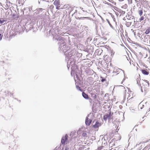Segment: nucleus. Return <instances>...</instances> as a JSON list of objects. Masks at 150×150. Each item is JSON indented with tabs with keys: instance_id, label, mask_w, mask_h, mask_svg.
I'll list each match as a JSON object with an SVG mask.
<instances>
[{
	"instance_id": "ddd939ff",
	"label": "nucleus",
	"mask_w": 150,
	"mask_h": 150,
	"mask_svg": "<svg viewBox=\"0 0 150 150\" xmlns=\"http://www.w3.org/2000/svg\"><path fill=\"white\" fill-rule=\"evenodd\" d=\"M88 148L84 146H82L80 147L79 149V150H87Z\"/></svg>"
},
{
	"instance_id": "1a4fd4ad",
	"label": "nucleus",
	"mask_w": 150,
	"mask_h": 150,
	"mask_svg": "<svg viewBox=\"0 0 150 150\" xmlns=\"http://www.w3.org/2000/svg\"><path fill=\"white\" fill-rule=\"evenodd\" d=\"M113 134L111 132H107L105 135V136H106L107 137L108 139H110L111 137L113 136Z\"/></svg>"
},
{
	"instance_id": "dca6fc26",
	"label": "nucleus",
	"mask_w": 150,
	"mask_h": 150,
	"mask_svg": "<svg viewBox=\"0 0 150 150\" xmlns=\"http://www.w3.org/2000/svg\"><path fill=\"white\" fill-rule=\"evenodd\" d=\"M150 32V28H149L148 29H147L146 31H145V33L146 34H149Z\"/></svg>"
},
{
	"instance_id": "2eb2a0df",
	"label": "nucleus",
	"mask_w": 150,
	"mask_h": 150,
	"mask_svg": "<svg viewBox=\"0 0 150 150\" xmlns=\"http://www.w3.org/2000/svg\"><path fill=\"white\" fill-rule=\"evenodd\" d=\"M150 149V144L145 147L143 150H149Z\"/></svg>"
},
{
	"instance_id": "20e7f679",
	"label": "nucleus",
	"mask_w": 150,
	"mask_h": 150,
	"mask_svg": "<svg viewBox=\"0 0 150 150\" xmlns=\"http://www.w3.org/2000/svg\"><path fill=\"white\" fill-rule=\"evenodd\" d=\"M54 4L56 6V9H59L60 7V4L59 0H54Z\"/></svg>"
},
{
	"instance_id": "5701e85b",
	"label": "nucleus",
	"mask_w": 150,
	"mask_h": 150,
	"mask_svg": "<svg viewBox=\"0 0 150 150\" xmlns=\"http://www.w3.org/2000/svg\"><path fill=\"white\" fill-rule=\"evenodd\" d=\"M108 21V23L110 25V27H112V28H113V27H112V25H111V24H110V22Z\"/></svg>"
},
{
	"instance_id": "c85d7f7f",
	"label": "nucleus",
	"mask_w": 150,
	"mask_h": 150,
	"mask_svg": "<svg viewBox=\"0 0 150 150\" xmlns=\"http://www.w3.org/2000/svg\"><path fill=\"white\" fill-rule=\"evenodd\" d=\"M65 150H69V149L68 148H66Z\"/></svg>"
},
{
	"instance_id": "a878e982",
	"label": "nucleus",
	"mask_w": 150,
	"mask_h": 150,
	"mask_svg": "<svg viewBox=\"0 0 150 150\" xmlns=\"http://www.w3.org/2000/svg\"><path fill=\"white\" fill-rule=\"evenodd\" d=\"M148 142V140H147L146 141H144V142H142V143H146V142Z\"/></svg>"
},
{
	"instance_id": "c756f323",
	"label": "nucleus",
	"mask_w": 150,
	"mask_h": 150,
	"mask_svg": "<svg viewBox=\"0 0 150 150\" xmlns=\"http://www.w3.org/2000/svg\"><path fill=\"white\" fill-rule=\"evenodd\" d=\"M127 6V5H125L124 6H125V7H126V6Z\"/></svg>"
},
{
	"instance_id": "f704fd0d",
	"label": "nucleus",
	"mask_w": 150,
	"mask_h": 150,
	"mask_svg": "<svg viewBox=\"0 0 150 150\" xmlns=\"http://www.w3.org/2000/svg\"><path fill=\"white\" fill-rule=\"evenodd\" d=\"M149 36V35H147V37H148Z\"/></svg>"
},
{
	"instance_id": "aec40b11",
	"label": "nucleus",
	"mask_w": 150,
	"mask_h": 150,
	"mask_svg": "<svg viewBox=\"0 0 150 150\" xmlns=\"http://www.w3.org/2000/svg\"><path fill=\"white\" fill-rule=\"evenodd\" d=\"M82 135L83 137H86L87 136V134L86 133H84Z\"/></svg>"
},
{
	"instance_id": "7ed1b4c3",
	"label": "nucleus",
	"mask_w": 150,
	"mask_h": 150,
	"mask_svg": "<svg viewBox=\"0 0 150 150\" xmlns=\"http://www.w3.org/2000/svg\"><path fill=\"white\" fill-rule=\"evenodd\" d=\"M114 72L116 73L119 72V73L117 74V75H118L119 74V75L120 76H123V72L122 69L118 68H115L114 69Z\"/></svg>"
},
{
	"instance_id": "f257e3e1",
	"label": "nucleus",
	"mask_w": 150,
	"mask_h": 150,
	"mask_svg": "<svg viewBox=\"0 0 150 150\" xmlns=\"http://www.w3.org/2000/svg\"><path fill=\"white\" fill-rule=\"evenodd\" d=\"M114 54V52L111 50H109L108 51V54L105 55L104 57V58L105 59H107V58L108 57L109 60H110L112 58Z\"/></svg>"
},
{
	"instance_id": "4468645a",
	"label": "nucleus",
	"mask_w": 150,
	"mask_h": 150,
	"mask_svg": "<svg viewBox=\"0 0 150 150\" xmlns=\"http://www.w3.org/2000/svg\"><path fill=\"white\" fill-rule=\"evenodd\" d=\"M143 13V10L141 8L138 11V13L140 16H141L142 15Z\"/></svg>"
},
{
	"instance_id": "0eeeda50",
	"label": "nucleus",
	"mask_w": 150,
	"mask_h": 150,
	"mask_svg": "<svg viewBox=\"0 0 150 150\" xmlns=\"http://www.w3.org/2000/svg\"><path fill=\"white\" fill-rule=\"evenodd\" d=\"M68 137V135L67 134H66L64 137H63L62 138L61 140V143L62 144H65V142L67 139Z\"/></svg>"
},
{
	"instance_id": "412c9836",
	"label": "nucleus",
	"mask_w": 150,
	"mask_h": 150,
	"mask_svg": "<svg viewBox=\"0 0 150 150\" xmlns=\"http://www.w3.org/2000/svg\"><path fill=\"white\" fill-rule=\"evenodd\" d=\"M5 21L4 20H1V19H0V23H3Z\"/></svg>"
},
{
	"instance_id": "6ab92c4d",
	"label": "nucleus",
	"mask_w": 150,
	"mask_h": 150,
	"mask_svg": "<svg viewBox=\"0 0 150 150\" xmlns=\"http://www.w3.org/2000/svg\"><path fill=\"white\" fill-rule=\"evenodd\" d=\"M145 84H146V86H147L148 87L149 86V84L148 82L145 81Z\"/></svg>"
},
{
	"instance_id": "72a5a7b5",
	"label": "nucleus",
	"mask_w": 150,
	"mask_h": 150,
	"mask_svg": "<svg viewBox=\"0 0 150 150\" xmlns=\"http://www.w3.org/2000/svg\"><path fill=\"white\" fill-rule=\"evenodd\" d=\"M18 3H20V1H18Z\"/></svg>"
},
{
	"instance_id": "cd10ccee",
	"label": "nucleus",
	"mask_w": 150,
	"mask_h": 150,
	"mask_svg": "<svg viewBox=\"0 0 150 150\" xmlns=\"http://www.w3.org/2000/svg\"><path fill=\"white\" fill-rule=\"evenodd\" d=\"M39 10H40V11H42V8H40L39 9Z\"/></svg>"
},
{
	"instance_id": "2f4dec72",
	"label": "nucleus",
	"mask_w": 150,
	"mask_h": 150,
	"mask_svg": "<svg viewBox=\"0 0 150 150\" xmlns=\"http://www.w3.org/2000/svg\"><path fill=\"white\" fill-rule=\"evenodd\" d=\"M148 112H149V113H150V110H149V111H148Z\"/></svg>"
},
{
	"instance_id": "39448f33",
	"label": "nucleus",
	"mask_w": 150,
	"mask_h": 150,
	"mask_svg": "<svg viewBox=\"0 0 150 150\" xmlns=\"http://www.w3.org/2000/svg\"><path fill=\"white\" fill-rule=\"evenodd\" d=\"M101 123L98 121H97L95 125H93V127L98 130V127L101 126Z\"/></svg>"
},
{
	"instance_id": "f03ea898",
	"label": "nucleus",
	"mask_w": 150,
	"mask_h": 150,
	"mask_svg": "<svg viewBox=\"0 0 150 150\" xmlns=\"http://www.w3.org/2000/svg\"><path fill=\"white\" fill-rule=\"evenodd\" d=\"M127 94H128V96L127 99H128L129 100L131 99V100L130 101L132 100V99L135 97V94L134 93V92L130 90L128 91L127 92Z\"/></svg>"
},
{
	"instance_id": "a211bd4d",
	"label": "nucleus",
	"mask_w": 150,
	"mask_h": 150,
	"mask_svg": "<svg viewBox=\"0 0 150 150\" xmlns=\"http://www.w3.org/2000/svg\"><path fill=\"white\" fill-rule=\"evenodd\" d=\"M144 19V17L143 16H141L139 18V20L140 21H142Z\"/></svg>"
},
{
	"instance_id": "c9c22d12",
	"label": "nucleus",
	"mask_w": 150,
	"mask_h": 150,
	"mask_svg": "<svg viewBox=\"0 0 150 150\" xmlns=\"http://www.w3.org/2000/svg\"><path fill=\"white\" fill-rule=\"evenodd\" d=\"M140 108L141 109H142V108L141 107Z\"/></svg>"
},
{
	"instance_id": "f8f14e48",
	"label": "nucleus",
	"mask_w": 150,
	"mask_h": 150,
	"mask_svg": "<svg viewBox=\"0 0 150 150\" xmlns=\"http://www.w3.org/2000/svg\"><path fill=\"white\" fill-rule=\"evenodd\" d=\"M82 96L85 99H88L89 98L88 95L84 92H83L82 93Z\"/></svg>"
},
{
	"instance_id": "bb28decb",
	"label": "nucleus",
	"mask_w": 150,
	"mask_h": 150,
	"mask_svg": "<svg viewBox=\"0 0 150 150\" xmlns=\"http://www.w3.org/2000/svg\"><path fill=\"white\" fill-rule=\"evenodd\" d=\"M105 79H102L101 80V81L102 82H103V81H105Z\"/></svg>"
},
{
	"instance_id": "6e6552de",
	"label": "nucleus",
	"mask_w": 150,
	"mask_h": 150,
	"mask_svg": "<svg viewBox=\"0 0 150 150\" xmlns=\"http://www.w3.org/2000/svg\"><path fill=\"white\" fill-rule=\"evenodd\" d=\"M103 50L101 49H97L95 51V53L98 55H100L103 52Z\"/></svg>"
},
{
	"instance_id": "473e14b6",
	"label": "nucleus",
	"mask_w": 150,
	"mask_h": 150,
	"mask_svg": "<svg viewBox=\"0 0 150 150\" xmlns=\"http://www.w3.org/2000/svg\"><path fill=\"white\" fill-rule=\"evenodd\" d=\"M135 100H134L135 101V100H136V98H135Z\"/></svg>"
},
{
	"instance_id": "393cba45",
	"label": "nucleus",
	"mask_w": 150,
	"mask_h": 150,
	"mask_svg": "<svg viewBox=\"0 0 150 150\" xmlns=\"http://www.w3.org/2000/svg\"><path fill=\"white\" fill-rule=\"evenodd\" d=\"M103 147V146H101V147H99L98 148V150H101V149H102V148Z\"/></svg>"
},
{
	"instance_id": "9b49d317",
	"label": "nucleus",
	"mask_w": 150,
	"mask_h": 150,
	"mask_svg": "<svg viewBox=\"0 0 150 150\" xmlns=\"http://www.w3.org/2000/svg\"><path fill=\"white\" fill-rule=\"evenodd\" d=\"M142 72L143 74L145 75H147L149 74V71L147 69H146V70H142Z\"/></svg>"
},
{
	"instance_id": "4be33fe9",
	"label": "nucleus",
	"mask_w": 150,
	"mask_h": 150,
	"mask_svg": "<svg viewBox=\"0 0 150 150\" xmlns=\"http://www.w3.org/2000/svg\"><path fill=\"white\" fill-rule=\"evenodd\" d=\"M108 21V23L110 25V27H112V28H113V27H112V25H111V24H110V22Z\"/></svg>"
},
{
	"instance_id": "9d476101",
	"label": "nucleus",
	"mask_w": 150,
	"mask_h": 150,
	"mask_svg": "<svg viewBox=\"0 0 150 150\" xmlns=\"http://www.w3.org/2000/svg\"><path fill=\"white\" fill-rule=\"evenodd\" d=\"M92 120L91 119L88 118V117H86V119L85 123L86 125L89 126L91 123Z\"/></svg>"
},
{
	"instance_id": "f3484780",
	"label": "nucleus",
	"mask_w": 150,
	"mask_h": 150,
	"mask_svg": "<svg viewBox=\"0 0 150 150\" xmlns=\"http://www.w3.org/2000/svg\"><path fill=\"white\" fill-rule=\"evenodd\" d=\"M92 96L94 99H96V95L94 94H92Z\"/></svg>"
},
{
	"instance_id": "b1692460",
	"label": "nucleus",
	"mask_w": 150,
	"mask_h": 150,
	"mask_svg": "<svg viewBox=\"0 0 150 150\" xmlns=\"http://www.w3.org/2000/svg\"><path fill=\"white\" fill-rule=\"evenodd\" d=\"M3 36V35H1V34H0V40H1L2 39V37Z\"/></svg>"
},
{
	"instance_id": "7c9ffc66",
	"label": "nucleus",
	"mask_w": 150,
	"mask_h": 150,
	"mask_svg": "<svg viewBox=\"0 0 150 150\" xmlns=\"http://www.w3.org/2000/svg\"><path fill=\"white\" fill-rule=\"evenodd\" d=\"M119 1H123L124 0H119Z\"/></svg>"
},
{
	"instance_id": "423d86ee",
	"label": "nucleus",
	"mask_w": 150,
	"mask_h": 150,
	"mask_svg": "<svg viewBox=\"0 0 150 150\" xmlns=\"http://www.w3.org/2000/svg\"><path fill=\"white\" fill-rule=\"evenodd\" d=\"M111 116V113L110 111L108 112V113H106L103 116V118L105 120H106L107 119H109L110 117Z\"/></svg>"
}]
</instances>
